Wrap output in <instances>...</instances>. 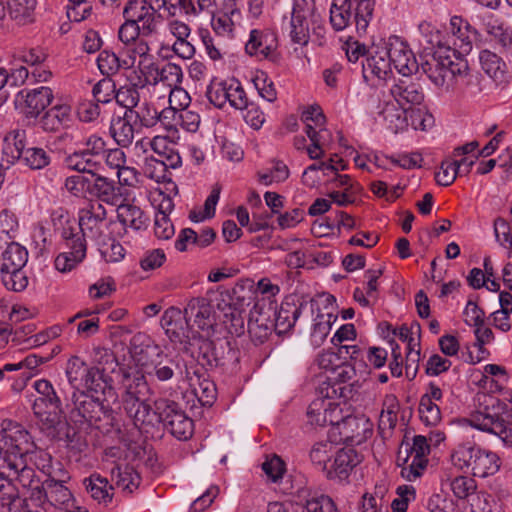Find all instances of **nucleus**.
<instances>
[{
    "instance_id": "nucleus-29",
    "label": "nucleus",
    "mask_w": 512,
    "mask_h": 512,
    "mask_svg": "<svg viewBox=\"0 0 512 512\" xmlns=\"http://www.w3.org/2000/svg\"><path fill=\"white\" fill-rule=\"evenodd\" d=\"M117 218L124 229L143 231L148 228L149 217L133 204H120L117 207Z\"/></svg>"
},
{
    "instance_id": "nucleus-15",
    "label": "nucleus",
    "mask_w": 512,
    "mask_h": 512,
    "mask_svg": "<svg viewBox=\"0 0 512 512\" xmlns=\"http://www.w3.org/2000/svg\"><path fill=\"white\" fill-rule=\"evenodd\" d=\"M331 342L336 349L334 353L337 366L340 367L335 383L350 384V373L352 371V324L342 325L333 335Z\"/></svg>"
},
{
    "instance_id": "nucleus-50",
    "label": "nucleus",
    "mask_w": 512,
    "mask_h": 512,
    "mask_svg": "<svg viewBox=\"0 0 512 512\" xmlns=\"http://www.w3.org/2000/svg\"><path fill=\"white\" fill-rule=\"evenodd\" d=\"M395 495L391 503L392 512H407L409 505L416 501L417 491L413 485L402 484L397 486Z\"/></svg>"
},
{
    "instance_id": "nucleus-53",
    "label": "nucleus",
    "mask_w": 512,
    "mask_h": 512,
    "mask_svg": "<svg viewBox=\"0 0 512 512\" xmlns=\"http://www.w3.org/2000/svg\"><path fill=\"white\" fill-rule=\"evenodd\" d=\"M476 482L468 476H458L451 480L450 489L458 499H467L469 502L476 496Z\"/></svg>"
},
{
    "instance_id": "nucleus-8",
    "label": "nucleus",
    "mask_w": 512,
    "mask_h": 512,
    "mask_svg": "<svg viewBox=\"0 0 512 512\" xmlns=\"http://www.w3.org/2000/svg\"><path fill=\"white\" fill-rule=\"evenodd\" d=\"M325 396L314 399L308 407L307 416L312 425L323 427L338 419L343 407L342 399H352V384L334 383L321 388Z\"/></svg>"
},
{
    "instance_id": "nucleus-13",
    "label": "nucleus",
    "mask_w": 512,
    "mask_h": 512,
    "mask_svg": "<svg viewBox=\"0 0 512 512\" xmlns=\"http://www.w3.org/2000/svg\"><path fill=\"white\" fill-rule=\"evenodd\" d=\"M80 237L85 240L89 238L95 242L104 239L108 234L107 231L114 222L108 220L105 207L99 202H91L86 207L80 209L79 214Z\"/></svg>"
},
{
    "instance_id": "nucleus-36",
    "label": "nucleus",
    "mask_w": 512,
    "mask_h": 512,
    "mask_svg": "<svg viewBox=\"0 0 512 512\" xmlns=\"http://www.w3.org/2000/svg\"><path fill=\"white\" fill-rule=\"evenodd\" d=\"M27 457L39 471L48 477L47 479L57 478L65 472L60 462L54 463L52 456L48 452L36 446L31 453H27Z\"/></svg>"
},
{
    "instance_id": "nucleus-17",
    "label": "nucleus",
    "mask_w": 512,
    "mask_h": 512,
    "mask_svg": "<svg viewBox=\"0 0 512 512\" xmlns=\"http://www.w3.org/2000/svg\"><path fill=\"white\" fill-rule=\"evenodd\" d=\"M68 251L60 253L55 259V268L60 272L72 270L86 256V242L72 227H64L62 232Z\"/></svg>"
},
{
    "instance_id": "nucleus-34",
    "label": "nucleus",
    "mask_w": 512,
    "mask_h": 512,
    "mask_svg": "<svg viewBox=\"0 0 512 512\" xmlns=\"http://www.w3.org/2000/svg\"><path fill=\"white\" fill-rule=\"evenodd\" d=\"M450 32L454 49L469 53L472 49V35L475 34L469 23L459 16H453L450 20Z\"/></svg>"
},
{
    "instance_id": "nucleus-20",
    "label": "nucleus",
    "mask_w": 512,
    "mask_h": 512,
    "mask_svg": "<svg viewBox=\"0 0 512 512\" xmlns=\"http://www.w3.org/2000/svg\"><path fill=\"white\" fill-rule=\"evenodd\" d=\"M385 93L403 108L421 106L425 97L421 85L410 79L397 81Z\"/></svg>"
},
{
    "instance_id": "nucleus-37",
    "label": "nucleus",
    "mask_w": 512,
    "mask_h": 512,
    "mask_svg": "<svg viewBox=\"0 0 512 512\" xmlns=\"http://www.w3.org/2000/svg\"><path fill=\"white\" fill-rule=\"evenodd\" d=\"M91 195L96 196L99 200L111 205H117L121 199V190L115 186L113 181L107 178L97 176L94 182H91L90 192Z\"/></svg>"
},
{
    "instance_id": "nucleus-2",
    "label": "nucleus",
    "mask_w": 512,
    "mask_h": 512,
    "mask_svg": "<svg viewBox=\"0 0 512 512\" xmlns=\"http://www.w3.org/2000/svg\"><path fill=\"white\" fill-rule=\"evenodd\" d=\"M363 81L367 85L377 86L391 73L392 66L403 76H409L419 70L416 57L406 41L399 36H390L382 52H376L361 60Z\"/></svg>"
},
{
    "instance_id": "nucleus-52",
    "label": "nucleus",
    "mask_w": 512,
    "mask_h": 512,
    "mask_svg": "<svg viewBox=\"0 0 512 512\" xmlns=\"http://www.w3.org/2000/svg\"><path fill=\"white\" fill-rule=\"evenodd\" d=\"M22 161L32 170H41L51 163V155L41 147L24 148Z\"/></svg>"
},
{
    "instance_id": "nucleus-4",
    "label": "nucleus",
    "mask_w": 512,
    "mask_h": 512,
    "mask_svg": "<svg viewBox=\"0 0 512 512\" xmlns=\"http://www.w3.org/2000/svg\"><path fill=\"white\" fill-rule=\"evenodd\" d=\"M129 355L137 367H141L148 376L160 382L171 380L178 364L166 354L147 334L136 333L129 342Z\"/></svg>"
},
{
    "instance_id": "nucleus-11",
    "label": "nucleus",
    "mask_w": 512,
    "mask_h": 512,
    "mask_svg": "<svg viewBox=\"0 0 512 512\" xmlns=\"http://www.w3.org/2000/svg\"><path fill=\"white\" fill-rule=\"evenodd\" d=\"M118 386L120 390L121 405L144 399L151 392L146 380V374L141 367H137L131 360L120 367Z\"/></svg>"
},
{
    "instance_id": "nucleus-59",
    "label": "nucleus",
    "mask_w": 512,
    "mask_h": 512,
    "mask_svg": "<svg viewBox=\"0 0 512 512\" xmlns=\"http://www.w3.org/2000/svg\"><path fill=\"white\" fill-rule=\"evenodd\" d=\"M410 125L414 130L427 131L434 125V117L424 107H408Z\"/></svg>"
},
{
    "instance_id": "nucleus-27",
    "label": "nucleus",
    "mask_w": 512,
    "mask_h": 512,
    "mask_svg": "<svg viewBox=\"0 0 512 512\" xmlns=\"http://www.w3.org/2000/svg\"><path fill=\"white\" fill-rule=\"evenodd\" d=\"M135 133H140V131L127 110L123 116H117L111 120L110 134L120 147L130 146Z\"/></svg>"
},
{
    "instance_id": "nucleus-9",
    "label": "nucleus",
    "mask_w": 512,
    "mask_h": 512,
    "mask_svg": "<svg viewBox=\"0 0 512 512\" xmlns=\"http://www.w3.org/2000/svg\"><path fill=\"white\" fill-rule=\"evenodd\" d=\"M456 57H459L457 50L442 47L421 62L419 68L436 87L448 88L453 81Z\"/></svg>"
},
{
    "instance_id": "nucleus-47",
    "label": "nucleus",
    "mask_w": 512,
    "mask_h": 512,
    "mask_svg": "<svg viewBox=\"0 0 512 512\" xmlns=\"http://www.w3.org/2000/svg\"><path fill=\"white\" fill-rule=\"evenodd\" d=\"M129 404L122 405L126 414L133 419L135 425H153L154 417L157 415L152 413L150 404L145 400H137Z\"/></svg>"
},
{
    "instance_id": "nucleus-48",
    "label": "nucleus",
    "mask_w": 512,
    "mask_h": 512,
    "mask_svg": "<svg viewBox=\"0 0 512 512\" xmlns=\"http://www.w3.org/2000/svg\"><path fill=\"white\" fill-rule=\"evenodd\" d=\"M34 389L40 395L33 402L32 409L41 401V408L47 406L57 407L61 404L60 398L57 396L52 383L46 379H39L33 383Z\"/></svg>"
},
{
    "instance_id": "nucleus-45",
    "label": "nucleus",
    "mask_w": 512,
    "mask_h": 512,
    "mask_svg": "<svg viewBox=\"0 0 512 512\" xmlns=\"http://www.w3.org/2000/svg\"><path fill=\"white\" fill-rule=\"evenodd\" d=\"M351 0H333L330 8V23L336 31H342L350 24Z\"/></svg>"
},
{
    "instance_id": "nucleus-32",
    "label": "nucleus",
    "mask_w": 512,
    "mask_h": 512,
    "mask_svg": "<svg viewBox=\"0 0 512 512\" xmlns=\"http://www.w3.org/2000/svg\"><path fill=\"white\" fill-rule=\"evenodd\" d=\"M151 149L157 154L158 158L166 162L172 169L182 166V158L175 142L167 136H155L150 143Z\"/></svg>"
},
{
    "instance_id": "nucleus-51",
    "label": "nucleus",
    "mask_w": 512,
    "mask_h": 512,
    "mask_svg": "<svg viewBox=\"0 0 512 512\" xmlns=\"http://www.w3.org/2000/svg\"><path fill=\"white\" fill-rule=\"evenodd\" d=\"M96 243L99 246V252L102 258L107 263H116L125 257L126 250L124 247L118 241L108 235Z\"/></svg>"
},
{
    "instance_id": "nucleus-40",
    "label": "nucleus",
    "mask_w": 512,
    "mask_h": 512,
    "mask_svg": "<svg viewBox=\"0 0 512 512\" xmlns=\"http://www.w3.org/2000/svg\"><path fill=\"white\" fill-rule=\"evenodd\" d=\"M64 162L69 169L92 175L96 174L100 166V162L85 150L68 155Z\"/></svg>"
},
{
    "instance_id": "nucleus-42",
    "label": "nucleus",
    "mask_w": 512,
    "mask_h": 512,
    "mask_svg": "<svg viewBox=\"0 0 512 512\" xmlns=\"http://www.w3.org/2000/svg\"><path fill=\"white\" fill-rule=\"evenodd\" d=\"M132 120L137 124L140 133L143 128H152L159 122L158 111L149 102L138 104L136 108L127 110Z\"/></svg>"
},
{
    "instance_id": "nucleus-43",
    "label": "nucleus",
    "mask_w": 512,
    "mask_h": 512,
    "mask_svg": "<svg viewBox=\"0 0 512 512\" xmlns=\"http://www.w3.org/2000/svg\"><path fill=\"white\" fill-rule=\"evenodd\" d=\"M170 169H172L171 166H168L166 162L152 156L145 157L142 167L144 175L157 183L170 182L172 180Z\"/></svg>"
},
{
    "instance_id": "nucleus-6",
    "label": "nucleus",
    "mask_w": 512,
    "mask_h": 512,
    "mask_svg": "<svg viewBox=\"0 0 512 512\" xmlns=\"http://www.w3.org/2000/svg\"><path fill=\"white\" fill-rule=\"evenodd\" d=\"M451 462L458 469L480 478L494 475L501 466L497 453L473 442L458 444L451 454Z\"/></svg>"
},
{
    "instance_id": "nucleus-23",
    "label": "nucleus",
    "mask_w": 512,
    "mask_h": 512,
    "mask_svg": "<svg viewBox=\"0 0 512 512\" xmlns=\"http://www.w3.org/2000/svg\"><path fill=\"white\" fill-rule=\"evenodd\" d=\"M453 81L461 91L469 96H476L481 91V76L470 69L466 59L462 57L455 58Z\"/></svg>"
},
{
    "instance_id": "nucleus-41",
    "label": "nucleus",
    "mask_w": 512,
    "mask_h": 512,
    "mask_svg": "<svg viewBox=\"0 0 512 512\" xmlns=\"http://www.w3.org/2000/svg\"><path fill=\"white\" fill-rule=\"evenodd\" d=\"M110 474L115 485L128 493H132L140 484V476L132 467L114 466Z\"/></svg>"
},
{
    "instance_id": "nucleus-46",
    "label": "nucleus",
    "mask_w": 512,
    "mask_h": 512,
    "mask_svg": "<svg viewBox=\"0 0 512 512\" xmlns=\"http://www.w3.org/2000/svg\"><path fill=\"white\" fill-rule=\"evenodd\" d=\"M97 65L105 76L116 74L121 68L128 69L133 66L132 61L121 60L114 52L103 50L97 57Z\"/></svg>"
},
{
    "instance_id": "nucleus-33",
    "label": "nucleus",
    "mask_w": 512,
    "mask_h": 512,
    "mask_svg": "<svg viewBox=\"0 0 512 512\" xmlns=\"http://www.w3.org/2000/svg\"><path fill=\"white\" fill-rule=\"evenodd\" d=\"M479 62L482 70L495 82L504 83L508 79V69L503 59L490 50L479 53Z\"/></svg>"
},
{
    "instance_id": "nucleus-3",
    "label": "nucleus",
    "mask_w": 512,
    "mask_h": 512,
    "mask_svg": "<svg viewBox=\"0 0 512 512\" xmlns=\"http://www.w3.org/2000/svg\"><path fill=\"white\" fill-rule=\"evenodd\" d=\"M479 401L480 408L469 417L459 419L458 426L497 435L505 447L512 449V429L504 425V422L512 423V397L500 399L482 395Z\"/></svg>"
},
{
    "instance_id": "nucleus-56",
    "label": "nucleus",
    "mask_w": 512,
    "mask_h": 512,
    "mask_svg": "<svg viewBox=\"0 0 512 512\" xmlns=\"http://www.w3.org/2000/svg\"><path fill=\"white\" fill-rule=\"evenodd\" d=\"M332 443L331 441H320L315 443L310 450L311 462L326 472L328 470L327 464L331 459L333 451Z\"/></svg>"
},
{
    "instance_id": "nucleus-18",
    "label": "nucleus",
    "mask_w": 512,
    "mask_h": 512,
    "mask_svg": "<svg viewBox=\"0 0 512 512\" xmlns=\"http://www.w3.org/2000/svg\"><path fill=\"white\" fill-rule=\"evenodd\" d=\"M53 98V91L47 86L25 89L17 95V99L21 101L22 112L27 118H37L51 104Z\"/></svg>"
},
{
    "instance_id": "nucleus-63",
    "label": "nucleus",
    "mask_w": 512,
    "mask_h": 512,
    "mask_svg": "<svg viewBox=\"0 0 512 512\" xmlns=\"http://www.w3.org/2000/svg\"><path fill=\"white\" fill-rule=\"evenodd\" d=\"M226 103L235 109H243L247 105V95L241 83L235 78L228 79Z\"/></svg>"
},
{
    "instance_id": "nucleus-54",
    "label": "nucleus",
    "mask_w": 512,
    "mask_h": 512,
    "mask_svg": "<svg viewBox=\"0 0 512 512\" xmlns=\"http://www.w3.org/2000/svg\"><path fill=\"white\" fill-rule=\"evenodd\" d=\"M312 317L313 324L310 333V341L311 344L316 348L320 347L324 343L331 330L332 324L336 321V319L326 317L322 318L318 316Z\"/></svg>"
},
{
    "instance_id": "nucleus-26",
    "label": "nucleus",
    "mask_w": 512,
    "mask_h": 512,
    "mask_svg": "<svg viewBox=\"0 0 512 512\" xmlns=\"http://www.w3.org/2000/svg\"><path fill=\"white\" fill-rule=\"evenodd\" d=\"M397 463L401 468V477L406 481L413 482L424 474L428 465V458L404 452L403 446H401L397 456Z\"/></svg>"
},
{
    "instance_id": "nucleus-28",
    "label": "nucleus",
    "mask_w": 512,
    "mask_h": 512,
    "mask_svg": "<svg viewBox=\"0 0 512 512\" xmlns=\"http://www.w3.org/2000/svg\"><path fill=\"white\" fill-rule=\"evenodd\" d=\"M352 472V446L341 447L335 452L333 463L327 470V477L339 483L349 484Z\"/></svg>"
},
{
    "instance_id": "nucleus-21",
    "label": "nucleus",
    "mask_w": 512,
    "mask_h": 512,
    "mask_svg": "<svg viewBox=\"0 0 512 512\" xmlns=\"http://www.w3.org/2000/svg\"><path fill=\"white\" fill-rule=\"evenodd\" d=\"M352 399H342L343 407L340 410L338 419H334L330 424L329 439L335 444H341L344 447L352 446Z\"/></svg>"
},
{
    "instance_id": "nucleus-31",
    "label": "nucleus",
    "mask_w": 512,
    "mask_h": 512,
    "mask_svg": "<svg viewBox=\"0 0 512 512\" xmlns=\"http://www.w3.org/2000/svg\"><path fill=\"white\" fill-rule=\"evenodd\" d=\"M71 121V107L68 104H57L45 112L40 125L44 131L55 132L69 126Z\"/></svg>"
},
{
    "instance_id": "nucleus-14",
    "label": "nucleus",
    "mask_w": 512,
    "mask_h": 512,
    "mask_svg": "<svg viewBox=\"0 0 512 512\" xmlns=\"http://www.w3.org/2000/svg\"><path fill=\"white\" fill-rule=\"evenodd\" d=\"M124 20L137 24L143 30V37L158 33L161 15L148 0H128L122 10Z\"/></svg>"
},
{
    "instance_id": "nucleus-12",
    "label": "nucleus",
    "mask_w": 512,
    "mask_h": 512,
    "mask_svg": "<svg viewBox=\"0 0 512 512\" xmlns=\"http://www.w3.org/2000/svg\"><path fill=\"white\" fill-rule=\"evenodd\" d=\"M43 402L34 407L33 412L40 422V429L51 439L69 444L73 441L75 431L63 416L61 404L57 407L41 408Z\"/></svg>"
},
{
    "instance_id": "nucleus-7",
    "label": "nucleus",
    "mask_w": 512,
    "mask_h": 512,
    "mask_svg": "<svg viewBox=\"0 0 512 512\" xmlns=\"http://www.w3.org/2000/svg\"><path fill=\"white\" fill-rule=\"evenodd\" d=\"M65 375L71 387L79 392L87 390L98 394L102 392L105 395L104 400L110 398L114 402L118 401V396L112 387H107L103 380V372L97 366H88L86 362L77 355H72L66 362Z\"/></svg>"
},
{
    "instance_id": "nucleus-25",
    "label": "nucleus",
    "mask_w": 512,
    "mask_h": 512,
    "mask_svg": "<svg viewBox=\"0 0 512 512\" xmlns=\"http://www.w3.org/2000/svg\"><path fill=\"white\" fill-rule=\"evenodd\" d=\"M69 479L67 472L60 474L57 478L46 479L43 482V489L49 503L59 509H66L73 501L70 490L63 485Z\"/></svg>"
},
{
    "instance_id": "nucleus-55",
    "label": "nucleus",
    "mask_w": 512,
    "mask_h": 512,
    "mask_svg": "<svg viewBox=\"0 0 512 512\" xmlns=\"http://www.w3.org/2000/svg\"><path fill=\"white\" fill-rule=\"evenodd\" d=\"M115 101L125 110H133L140 102L139 87L136 84L121 86L116 89Z\"/></svg>"
},
{
    "instance_id": "nucleus-10",
    "label": "nucleus",
    "mask_w": 512,
    "mask_h": 512,
    "mask_svg": "<svg viewBox=\"0 0 512 512\" xmlns=\"http://www.w3.org/2000/svg\"><path fill=\"white\" fill-rule=\"evenodd\" d=\"M157 420L177 439L186 440L193 433V422L178 403L158 399L154 403Z\"/></svg>"
},
{
    "instance_id": "nucleus-64",
    "label": "nucleus",
    "mask_w": 512,
    "mask_h": 512,
    "mask_svg": "<svg viewBox=\"0 0 512 512\" xmlns=\"http://www.w3.org/2000/svg\"><path fill=\"white\" fill-rule=\"evenodd\" d=\"M303 512H336V507L329 496L313 494L306 500Z\"/></svg>"
},
{
    "instance_id": "nucleus-19",
    "label": "nucleus",
    "mask_w": 512,
    "mask_h": 512,
    "mask_svg": "<svg viewBox=\"0 0 512 512\" xmlns=\"http://www.w3.org/2000/svg\"><path fill=\"white\" fill-rule=\"evenodd\" d=\"M307 312V303H301L296 294H292L281 304L280 309L274 313L273 328L278 334L288 332L302 313Z\"/></svg>"
},
{
    "instance_id": "nucleus-38",
    "label": "nucleus",
    "mask_w": 512,
    "mask_h": 512,
    "mask_svg": "<svg viewBox=\"0 0 512 512\" xmlns=\"http://www.w3.org/2000/svg\"><path fill=\"white\" fill-rule=\"evenodd\" d=\"M4 243L7 247L2 254L1 270L23 268L28 261L27 249L14 241L5 240Z\"/></svg>"
},
{
    "instance_id": "nucleus-1",
    "label": "nucleus",
    "mask_w": 512,
    "mask_h": 512,
    "mask_svg": "<svg viewBox=\"0 0 512 512\" xmlns=\"http://www.w3.org/2000/svg\"><path fill=\"white\" fill-rule=\"evenodd\" d=\"M241 291L222 290L213 300L193 298L185 307V314L205 337L213 336L222 328L231 336L239 337L245 332L244 314L251 304V298L240 295Z\"/></svg>"
},
{
    "instance_id": "nucleus-62",
    "label": "nucleus",
    "mask_w": 512,
    "mask_h": 512,
    "mask_svg": "<svg viewBox=\"0 0 512 512\" xmlns=\"http://www.w3.org/2000/svg\"><path fill=\"white\" fill-rule=\"evenodd\" d=\"M262 470L271 482L278 483L286 473V464L278 455H272L262 463Z\"/></svg>"
},
{
    "instance_id": "nucleus-58",
    "label": "nucleus",
    "mask_w": 512,
    "mask_h": 512,
    "mask_svg": "<svg viewBox=\"0 0 512 512\" xmlns=\"http://www.w3.org/2000/svg\"><path fill=\"white\" fill-rule=\"evenodd\" d=\"M36 7L37 0H19L14 3L12 17L22 25L32 23L35 20Z\"/></svg>"
},
{
    "instance_id": "nucleus-5",
    "label": "nucleus",
    "mask_w": 512,
    "mask_h": 512,
    "mask_svg": "<svg viewBox=\"0 0 512 512\" xmlns=\"http://www.w3.org/2000/svg\"><path fill=\"white\" fill-rule=\"evenodd\" d=\"M368 86V91L358 94L360 104L367 113L393 134L405 131L409 125L408 108L398 105L385 91L377 90L376 86Z\"/></svg>"
},
{
    "instance_id": "nucleus-22",
    "label": "nucleus",
    "mask_w": 512,
    "mask_h": 512,
    "mask_svg": "<svg viewBox=\"0 0 512 512\" xmlns=\"http://www.w3.org/2000/svg\"><path fill=\"white\" fill-rule=\"evenodd\" d=\"M277 46V37L273 32L253 29L245 45V51L250 56L267 59L273 57Z\"/></svg>"
},
{
    "instance_id": "nucleus-61",
    "label": "nucleus",
    "mask_w": 512,
    "mask_h": 512,
    "mask_svg": "<svg viewBox=\"0 0 512 512\" xmlns=\"http://www.w3.org/2000/svg\"><path fill=\"white\" fill-rule=\"evenodd\" d=\"M227 80L214 78L207 87L206 96L211 104L217 108H223L226 105Z\"/></svg>"
},
{
    "instance_id": "nucleus-49",
    "label": "nucleus",
    "mask_w": 512,
    "mask_h": 512,
    "mask_svg": "<svg viewBox=\"0 0 512 512\" xmlns=\"http://www.w3.org/2000/svg\"><path fill=\"white\" fill-rule=\"evenodd\" d=\"M309 18L303 16L291 15L289 21V37L295 44L305 46L309 42L310 31H309Z\"/></svg>"
},
{
    "instance_id": "nucleus-30",
    "label": "nucleus",
    "mask_w": 512,
    "mask_h": 512,
    "mask_svg": "<svg viewBox=\"0 0 512 512\" xmlns=\"http://www.w3.org/2000/svg\"><path fill=\"white\" fill-rule=\"evenodd\" d=\"M301 303H307V312L311 316L326 317L337 319L336 298L325 291L317 293L310 300H300Z\"/></svg>"
},
{
    "instance_id": "nucleus-60",
    "label": "nucleus",
    "mask_w": 512,
    "mask_h": 512,
    "mask_svg": "<svg viewBox=\"0 0 512 512\" xmlns=\"http://www.w3.org/2000/svg\"><path fill=\"white\" fill-rule=\"evenodd\" d=\"M92 95L94 101L99 105L107 104L112 100H115L116 85L114 81L110 78L101 79L94 85L92 89Z\"/></svg>"
},
{
    "instance_id": "nucleus-57",
    "label": "nucleus",
    "mask_w": 512,
    "mask_h": 512,
    "mask_svg": "<svg viewBox=\"0 0 512 512\" xmlns=\"http://www.w3.org/2000/svg\"><path fill=\"white\" fill-rule=\"evenodd\" d=\"M364 278L368 288H377L378 285H384L390 288H394L395 286L402 285V279L400 276H391L388 274H383V271L380 268L370 269L366 271Z\"/></svg>"
},
{
    "instance_id": "nucleus-16",
    "label": "nucleus",
    "mask_w": 512,
    "mask_h": 512,
    "mask_svg": "<svg viewBox=\"0 0 512 512\" xmlns=\"http://www.w3.org/2000/svg\"><path fill=\"white\" fill-rule=\"evenodd\" d=\"M161 326L169 340L186 348L195 333L189 326V319L179 308L169 307L161 317Z\"/></svg>"
},
{
    "instance_id": "nucleus-39",
    "label": "nucleus",
    "mask_w": 512,
    "mask_h": 512,
    "mask_svg": "<svg viewBox=\"0 0 512 512\" xmlns=\"http://www.w3.org/2000/svg\"><path fill=\"white\" fill-rule=\"evenodd\" d=\"M82 399H77L75 401V412L80 416L84 421L92 424L100 420L103 405L100 400L95 399L93 395H85L81 392Z\"/></svg>"
},
{
    "instance_id": "nucleus-44",
    "label": "nucleus",
    "mask_w": 512,
    "mask_h": 512,
    "mask_svg": "<svg viewBox=\"0 0 512 512\" xmlns=\"http://www.w3.org/2000/svg\"><path fill=\"white\" fill-rule=\"evenodd\" d=\"M87 491L94 500L99 503H109L112 500V485L108 480L99 474H92L89 479L85 480Z\"/></svg>"
},
{
    "instance_id": "nucleus-35",
    "label": "nucleus",
    "mask_w": 512,
    "mask_h": 512,
    "mask_svg": "<svg viewBox=\"0 0 512 512\" xmlns=\"http://www.w3.org/2000/svg\"><path fill=\"white\" fill-rule=\"evenodd\" d=\"M247 328L251 337L263 342L273 328L269 311L263 312L262 308L255 304L250 311Z\"/></svg>"
},
{
    "instance_id": "nucleus-24",
    "label": "nucleus",
    "mask_w": 512,
    "mask_h": 512,
    "mask_svg": "<svg viewBox=\"0 0 512 512\" xmlns=\"http://www.w3.org/2000/svg\"><path fill=\"white\" fill-rule=\"evenodd\" d=\"M25 131L15 129L3 139L0 154V170L9 169L17 160L23 158Z\"/></svg>"
}]
</instances>
